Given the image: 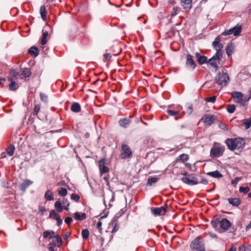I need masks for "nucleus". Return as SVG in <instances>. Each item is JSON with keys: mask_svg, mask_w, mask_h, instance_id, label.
<instances>
[{"mask_svg": "<svg viewBox=\"0 0 251 251\" xmlns=\"http://www.w3.org/2000/svg\"><path fill=\"white\" fill-rule=\"evenodd\" d=\"M219 63V61L216 59H214V58H211L208 60L207 63L210 65L212 67H213L215 71H216L218 69V63Z\"/></svg>", "mask_w": 251, "mask_h": 251, "instance_id": "23", "label": "nucleus"}, {"mask_svg": "<svg viewBox=\"0 0 251 251\" xmlns=\"http://www.w3.org/2000/svg\"><path fill=\"white\" fill-rule=\"evenodd\" d=\"M219 224L220 228L223 231H226L231 226V223L227 219L223 218L219 221Z\"/></svg>", "mask_w": 251, "mask_h": 251, "instance_id": "10", "label": "nucleus"}, {"mask_svg": "<svg viewBox=\"0 0 251 251\" xmlns=\"http://www.w3.org/2000/svg\"><path fill=\"white\" fill-rule=\"evenodd\" d=\"M71 199L76 202H77L79 201L80 197L78 195L73 193L71 196Z\"/></svg>", "mask_w": 251, "mask_h": 251, "instance_id": "41", "label": "nucleus"}, {"mask_svg": "<svg viewBox=\"0 0 251 251\" xmlns=\"http://www.w3.org/2000/svg\"><path fill=\"white\" fill-rule=\"evenodd\" d=\"M151 211L155 216H159L163 215L166 212V209L164 207H152Z\"/></svg>", "mask_w": 251, "mask_h": 251, "instance_id": "12", "label": "nucleus"}, {"mask_svg": "<svg viewBox=\"0 0 251 251\" xmlns=\"http://www.w3.org/2000/svg\"><path fill=\"white\" fill-rule=\"evenodd\" d=\"M54 207L58 212H60L63 210L61 203L60 201H55L54 203Z\"/></svg>", "mask_w": 251, "mask_h": 251, "instance_id": "35", "label": "nucleus"}, {"mask_svg": "<svg viewBox=\"0 0 251 251\" xmlns=\"http://www.w3.org/2000/svg\"><path fill=\"white\" fill-rule=\"evenodd\" d=\"M40 98L41 100L44 102H47L48 97L46 95L43 93H40Z\"/></svg>", "mask_w": 251, "mask_h": 251, "instance_id": "49", "label": "nucleus"}, {"mask_svg": "<svg viewBox=\"0 0 251 251\" xmlns=\"http://www.w3.org/2000/svg\"><path fill=\"white\" fill-rule=\"evenodd\" d=\"M40 109V105L39 104H37L35 106L33 111L34 115H37Z\"/></svg>", "mask_w": 251, "mask_h": 251, "instance_id": "45", "label": "nucleus"}, {"mask_svg": "<svg viewBox=\"0 0 251 251\" xmlns=\"http://www.w3.org/2000/svg\"><path fill=\"white\" fill-rule=\"evenodd\" d=\"M102 179L105 181L106 185L107 186H109V181L108 176L107 175L104 176L102 178Z\"/></svg>", "mask_w": 251, "mask_h": 251, "instance_id": "52", "label": "nucleus"}, {"mask_svg": "<svg viewBox=\"0 0 251 251\" xmlns=\"http://www.w3.org/2000/svg\"><path fill=\"white\" fill-rule=\"evenodd\" d=\"M202 183L203 184H208V181L206 179L204 178H201V181H199V183Z\"/></svg>", "mask_w": 251, "mask_h": 251, "instance_id": "55", "label": "nucleus"}, {"mask_svg": "<svg viewBox=\"0 0 251 251\" xmlns=\"http://www.w3.org/2000/svg\"><path fill=\"white\" fill-rule=\"evenodd\" d=\"M49 217L50 218H52L53 219H54V220H55L56 221H57V220H58L60 218V216L58 214H57L55 211L53 209H52L50 211V215H49Z\"/></svg>", "mask_w": 251, "mask_h": 251, "instance_id": "30", "label": "nucleus"}, {"mask_svg": "<svg viewBox=\"0 0 251 251\" xmlns=\"http://www.w3.org/2000/svg\"><path fill=\"white\" fill-rule=\"evenodd\" d=\"M50 238L51 239V238H52L53 237H54L55 236H54V232L53 231V230H50Z\"/></svg>", "mask_w": 251, "mask_h": 251, "instance_id": "61", "label": "nucleus"}, {"mask_svg": "<svg viewBox=\"0 0 251 251\" xmlns=\"http://www.w3.org/2000/svg\"><path fill=\"white\" fill-rule=\"evenodd\" d=\"M182 109V106L180 105H178L177 107V110H172L170 109H168L167 110V112L169 115L171 116H174L175 115L178 114L180 113V110H181Z\"/></svg>", "mask_w": 251, "mask_h": 251, "instance_id": "18", "label": "nucleus"}, {"mask_svg": "<svg viewBox=\"0 0 251 251\" xmlns=\"http://www.w3.org/2000/svg\"><path fill=\"white\" fill-rule=\"evenodd\" d=\"M202 119L205 124L208 125H211L214 122V117L213 115H205Z\"/></svg>", "mask_w": 251, "mask_h": 251, "instance_id": "14", "label": "nucleus"}, {"mask_svg": "<svg viewBox=\"0 0 251 251\" xmlns=\"http://www.w3.org/2000/svg\"><path fill=\"white\" fill-rule=\"evenodd\" d=\"M130 123V120L127 118L122 119L119 122L120 126L124 127H126Z\"/></svg>", "mask_w": 251, "mask_h": 251, "instance_id": "24", "label": "nucleus"}, {"mask_svg": "<svg viewBox=\"0 0 251 251\" xmlns=\"http://www.w3.org/2000/svg\"><path fill=\"white\" fill-rule=\"evenodd\" d=\"M211 224L214 228H217L219 226V221L217 220H212L211 221Z\"/></svg>", "mask_w": 251, "mask_h": 251, "instance_id": "50", "label": "nucleus"}, {"mask_svg": "<svg viewBox=\"0 0 251 251\" xmlns=\"http://www.w3.org/2000/svg\"><path fill=\"white\" fill-rule=\"evenodd\" d=\"M102 225V223L101 221H99L97 223V227L98 229H100Z\"/></svg>", "mask_w": 251, "mask_h": 251, "instance_id": "63", "label": "nucleus"}, {"mask_svg": "<svg viewBox=\"0 0 251 251\" xmlns=\"http://www.w3.org/2000/svg\"><path fill=\"white\" fill-rule=\"evenodd\" d=\"M242 27L241 25L236 26L232 28L233 31V34L235 36H237L240 34L241 32Z\"/></svg>", "mask_w": 251, "mask_h": 251, "instance_id": "31", "label": "nucleus"}, {"mask_svg": "<svg viewBox=\"0 0 251 251\" xmlns=\"http://www.w3.org/2000/svg\"><path fill=\"white\" fill-rule=\"evenodd\" d=\"M119 225L117 223H115L114 224L112 230V233H115L116 231H117L119 229Z\"/></svg>", "mask_w": 251, "mask_h": 251, "instance_id": "46", "label": "nucleus"}, {"mask_svg": "<svg viewBox=\"0 0 251 251\" xmlns=\"http://www.w3.org/2000/svg\"><path fill=\"white\" fill-rule=\"evenodd\" d=\"M234 50V46L233 43H229L227 45L226 53L228 56H229L233 53Z\"/></svg>", "mask_w": 251, "mask_h": 251, "instance_id": "21", "label": "nucleus"}, {"mask_svg": "<svg viewBox=\"0 0 251 251\" xmlns=\"http://www.w3.org/2000/svg\"><path fill=\"white\" fill-rule=\"evenodd\" d=\"M45 198L47 201H51L54 199V196L50 190H48L45 193Z\"/></svg>", "mask_w": 251, "mask_h": 251, "instance_id": "29", "label": "nucleus"}, {"mask_svg": "<svg viewBox=\"0 0 251 251\" xmlns=\"http://www.w3.org/2000/svg\"><path fill=\"white\" fill-rule=\"evenodd\" d=\"M181 180L183 182L189 185H194L199 183L197 178L193 175H189L187 177H182Z\"/></svg>", "mask_w": 251, "mask_h": 251, "instance_id": "7", "label": "nucleus"}, {"mask_svg": "<svg viewBox=\"0 0 251 251\" xmlns=\"http://www.w3.org/2000/svg\"><path fill=\"white\" fill-rule=\"evenodd\" d=\"M219 127L222 129L226 131L228 130V127L224 125H221L219 126Z\"/></svg>", "mask_w": 251, "mask_h": 251, "instance_id": "59", "label": "nucleus"}, {"mask_svg": "<svg viewBox=\"0 0 251 251\" xmlns=\"http://www.w3.org/2000/svg\"><path fill=\"white\" fill-rule=\"evenodd\" d=\"M240 179L241 178L240 177H236L235 179L231 180V183L233 185H236L237 184Z\"/></svg>", "mask_w": 251, "mask_h": 251, "instance_id": "51", "label": "nucleus"}, {"mask_svg": "<svg viewBox=\"0 0 251 251\" xmlns=\"http://www.w3.org/2000/svg\"><path fill=\"white\" fill-rule=\"evenodd\" d=\"M198 62L200 65H202L208 62L207 58L205 56H201L198 59Z\"/></svg>", "mask_w": 251, "mask_h": 251, "instance_id": "37", "label": "nucleus"}, {"mask_svg": "<svg viewBox=\"0 0 251 251\" xmlns=\"http://www.w3.org/2000/svg\"><path fill=\"white\" fill-rule=\"evenodd\" d=\"M58 194L62 197L66 196L67 194V189L64 188H61V189L58 191Z\"/></svg>", "mask_w": 251, "mask_h": 251, "instance_id": "40", "label": "nucleus"}, {"mask_svg": "<svg viewBox=\"0 0 251 251\" xmlns=\"http://www.w3.org/2000/svg\"><path fill=\"white\" fill-rule=\"evenodd\" d=\"M215 80L218 84L221 86H226L227 85L229 81V77L227 74L226 71L224 69L222 70L221 73H219L216 77Z\"/></svg>", "mask_w": 251, "mask_h": 251, "instance_id": "5", "label": "nucleus"}, {"mask_svg": "<svg viewBox=\"0 0 251 251\" xmlns=\"http://www.w3.org/2000/svg\"><path fill=\"white\" fill-rule=\"evenodd\" d=\"M228 202L234 206H238L241 203V201L239 198H229L228 199Z\"/></svg>", "mask_w": 251, "mask_h": 251, "instance_id": "17", "label": "nucleus"}, {"mask_svg": "<svg viewBox=\"0 0 251 251\" xmlns=\"http://www.w3.org/2000/svg\"><path fill=\"white\" fill-rule=\"evenodd\" d=\"M237 249L236 247L235 246H232L228 251H236Z\"/></svg>", "mask_w": 251, "mask_h": 251, "instance_id": "64", "label": "nucleus"}, {"mask_svg": "<svg viewBox=\"0 0 251 251\" xmlns=\"http://www.w3.org/2000/svg\"><path fill=\"white\" fill-rule=\"evenodd\" d=\"M225 144L228 149L234 151L236 149H242L244 147L245 143L242 138H227L225 141Z\"/></svg>", "mask_w": 251, "mask_h": 251, "instance_id": "1", "label": "nucleus"}, {"mask_svg": "<svg viewBox=\"0 0 251 251\" xmlns=\"http://www.w3.org/2000/svg\"><path fill=\"white\" fill-rule=\"evenodd\" d=\"M201 236L196 237L191 243L190 248L193 251H205L203 242Z\"/></svg>", "mask_w": 251, "mask_h": 251, "instance_id": "4", "label": "nucleus"}, {"mask_svg": "<svg viewBox=\"0 0 251 251\" xmlns=\"http://www.w3.org/2000/svg\"><path fill=\"white\" fill-rule=\"evenodd\" d=\"M32 183V181L29 179H25L23 181L22 183L20 185V188L21 190L25 191L26 189Z\"/></svg>", "mask_w": 251, "mask_h": 251, "instance_id": "15", "label": "nucleus"}, {"mask_svg": "<svg viewBox=\"0 0 251 251\" xmlns=\"http://www.w3.org/2000/svg\"><path fill=\"white\" fill-rule=\"evenodd\" d=\"M54 237L56 239V241L58 243L57 246L60 247L62 245V239L59 235H56Z\"/></svg>", "mask_w": 251, "mask_h": 251, "instance_id": "47", "label": "nucleus"}, {"mask_svg": "<svg viewBox=\"0 0 251 251\" xmlns=\"http://www.w3.org/2000/svg\"><path fill=\"white\" fill-rule=\"evenodd\" d=\"M232 34H233V31L232 30V28H231L228 30H226L222 32V35L226 36L228 35H231Z\"/></svg>", "mask_w": 251, "mask_h": 251, "instance_id": "48", "label": "nucleus"}, {"mask_svg": "<svg viewBox=\"0 0 251 251\" xmlns=\"http://www.w3.org/2000/svg\"><path fill=\"white\" fill-rule=\"evenodd\" d=\"M15 147L13 145H10L9 147L6 149V153L9 155L12 156L14 152Z\"/></svg>", "mask_w": 251, "mask_h": 251, "instance_id": "32", "label": "nucleus"}, {"mask_svg": "<svg viewBox=\"0 0 251 251\" xmlns=\"http://www.w3.org/2000/svg\"><path fill=\"white\" fill-rule=\"evenodd\" d=\"M19 75V72L15 69H12L9 72L7 79L8 80H16L17 79Z\"/></svg>", "mask_w": 251, "mask_h": 251, "instance_id": "13", "label": "nucleus"}, {"mask_svg": "<svg viewBox=\"0 0 251 251\" xmlns=\"http://www.w3.org/2000/svg\"><path fill=\"white\" fill-rule=\"evenodd\" d=\"M71 110L75 113L79 112L81 110L80 104L78 102H74L71 105Z\"/></svg>", "mask_w": 251, "mask_h": 251, "instance_id": "20", "label": "nucleus"}, {"mask_svg": "<svg viewBox=\"0 0 251 251\" xmlns=\"http://www.w3.org/2000/svg\"><path fill=\"white\" fill-rule=\"evenodd\" d=\"M224 151V146L221 145L220 143L215 142L211 149L210 152V156L212 157H219L223 155Z\"/></svg>", "mask_w": 251, "mask_h": 251, "instance_id": "3", "label": "nucleus"}, {"mask_svg": "<svg viewBox=\"0 0 251 251\" xmlns=\"http://www.w3.org/2000/svg\"><path fill=\"white\" fill-rule=\"evenodd\" d=\"M182 6L184 8H191L192 6V0H180Z\"/></svg>", "mask_w": 251, "mask_h": 251, "instance_id": "22", "label": "nucleus"}, {"mask_svg": "<svg viewBox=\"0 0 251 251\" xmlns=\"http://www.w3.org/2000/svg\"><path fill=\"white\" fill-rule=\"evenodd\" d=\"M232 97L234 99V101L245 106L249 98H244V95L240 92L234 91L231 94Z\"/></svg>", "mask_w": 251, "mask_h": 251, "instance_id": "6", "label": "nucleus"}, {"mask_svg": "<svg viewBox=\"0 0 251 251\" xmlns=\"http://www.w3.org/2000/svg\"><path fill=\"white\" fill-rule=\"evenodd\" d=\"M39 212L41 213V215H43V213L46 211V209L44 206H40L39 207Z\"/></svg>", "mask_w": 251, "mask_h": 251, "instance_id": "54", "label": "nucleus"}, {"mask_svg": "<svg viewBox=\"0 0 251 251\" xmlns=\"http://www.w3.org/2000/svg\"><path fill=\"white\" fill-rule=\"evenodd\" d=\"M28 52L31 55L37 56L39 54V50L35 47H32L29 49Z\"/></svg>", "mask_w": 251, "mask_h": 251, "instance_id": "28", "label": "nucleus"}, {"mask_svg": "<svg viewBox=\"0 0 251 251\" xmlns=\"http://www.w3.org/2000/svg\"><path fill=\"white\" fill-rule=\"evenodd\" d=\"M56 246V244L53 243L52 245L49 247V251H54V248Z\"/></svg>", "mask_w": 251, "mask_h": 251, "instance_id": "60", "label": "nucleus"}, {"mask_svg": "<svg viewBox=\"0 0 251 251\" xmlns=\"http://www.w3.org/2000/svg\"><path fill=\"white\" fill-rule=\"evenodd\" d=\"M208 235L211 238H217V234H216L215 233H214L213 232H210L208 233Z\"/></svg>", "mask_w": 251, "mask_h": 251, "instance_id": "57", "label": "nucleus"}, {"mask_svg": "<svg viewBox=\"0 0 251 251\" xmlns=\"http://www.w3.org/2000/svg\"><path fill=\"white\" fill-rule=\"evenodd\" d=\"M15 80H9L11 82L9 85V89L11 91L16 90L19 87L18 83H16Z\"/></svg>", "mask_w": 251, "mask_h": 251, "instance_id": "25", "label": "nucleus"}, {"mask_svg": "<svg viewBox=\"0 0 251 251\" xmlns=\"http://www.w3.org/2000/svg\"><path fill=\"white\" fill-rule=\"evenodd\" d=\"M226 110L228 113H233L235 110V106L234 104L228 105Z\"/></svg>", "mask_w": 251, "mask_h": 251, "instance_id": "39", "label": "nucleus"}, {"mask_svg": "<svg viewBox=\"0 0 251 251\" xmlns=\"http://www.w3.org/2000/svg\"><path fill=\"white\" fill-rule=\"evenodd\" d=\"M86 218V215L85 213H83L80 214L78 212H76L74 213V219L75 220L78 221H83Z\"/></svg>", "mask_w": 251, "mask_h": 251, "instance_id": "16", "label": "nucleus"}, {"mask_svg": "<svg viewBox=\"0 0 251 251\" xmlns=\"http://www.w3.org/2000/svg\"><path fill=\"white\" fill-rule=\"evenodd\" d=\"M173 11L172 13V16L174 17L176 16L177 14V7H174L173 8Z\"/></svg>", "mask_w": 251, "mask_h": 251, "instance_id": "58", "label": "nucleus"}, {"mask_svg": "<svg viewBox=\"0 0 251 251\" xmlns=\"http://www.w3.org/2000/svg\"><path fill=\"white\" fill-rule=\"evenodd\" d=\"M207 175L214 178H220L223 176L222 174L218 170L208 172Z\"/></svg>", "mask_w": 251, "mask_h": 251, "instance_id": "19", "label": "nucleus"}, {"mask_svg": "<svg viewBox=\"0 0 251 251\" xmlns=\"http://www.w3.org/2000/svg\"><path fill=\"white\" fill-rule=\"evenodd\" d=\"M216 100V96H213L212 97H208V98H206L205 99V100L207 102H212V103H214L215 100Z\"/></svg>", "mask_w": 251, "mask_h": 251, "instance_id": "43", "label": "nucleus"}, {"mask_svg": "<svg viewBox=\"0 0 251 251\" xmlns=\"http://www.w3.org/2000/svg\"><path fill=\"white\" fill-rule=\"evenodd\" d=\"M72 218L69 217H67L65 219V222L66 223L68 226L70 225L71 222H72Z\"/></svg>", "mask_w": 251, "mask_h": 251, "instance_id": "53", "label": "nucleus"}, {"mask_svg": "<svg viewBox=\"0 0 251 251\" xmlns=\"http://www.w3.org/2000/svg\"><path fill=\"white\" fill-rule=\"evenodd\" d=\"M89 230L86 228V229H83L81 231V235L83 239H87L89 236Z\"/></svg>", "mask_w": 251, "mask_h": 251, "instance_id": "38", "label": "nucleus"}, {"mask_svg": "<svg viewBox=\"0 0 251 251\" xmlns=\"http://www.w3.org/2000/svg\"><path fill=\"white\" fill-rule=\"evenodd\" d=\"M50 231H46L45 232H44L43 234V236L44 238H47V237H48L49 236H50Z\"/></svg>", "mask_w": 251, "mask_h": 251, "instance_id": "56", "label": "nucleus"}, {"mask_svg": "<svg viewBox=\"0 0 251 251\" xmlns=\"http://www.w3.org/2000/svg\"><path fill=\"white\" fill-rule=\"evenodd\" d=\"M40 13L42 19L44 21H45L46 20V18H47V11H46V7L45 6H41L40 9Z\"/></svg>", "mask_w": 251, "mask_h": 251, "instance_id": "26", "label": "nucleus"}, {"mask_svg": "<svg viewBox=\"0 0 251 251\" xmlns=\"http://www.w3.org/2000/svg\"><path fill=\"white\" fill-rule=\"evenodd\" d=\"M239 251H251V245L247 246L241 245L238 248Z\"/></svg>", "mask_w": 251, "mask_h": 251, "instance_id": "33", "label": "nucleus"}, {"mask_svg": "<svg viewBox=\"0 0 251 251\" xmlns=\"http://www.w3.org/2000/svg\"><path fill=\"white\" fill-rule=\"evenodd\" d=\"M31 75L30 71L28 68H25L22 72V74L20 75V76L21 77V78H23V77H29Z\"/></svg>", "mask_w": 251, "mask_h": 251, "instance_id": "27", "label": "nucleus"}, {"mask_svg": "<svg viewBox=\"0 0 251 251\" xmlns=\"http://www.w3.org/2000/svg\"><path fill=\"white\" fill-rule=\"evenodd\" d=\"M132 153L131 149L126 144H123L121 147V156L123 159L129 157Z\"/></svg>", "mask_w": 251, "mask_h": 251, "instance_id": "8", "label": "nucleus"}, {"mask_svg": "<svg viewBox=\"0 0 251 251\" xmlns=\"http://www.w3.org/2000/svg\"><path fill=\"white\" fill-rule=\"evenodd\" d=\"M106 160L105 159H101L99 161V166L100 176L103 174L108 173L109 171L108 167L106 166Z\"/></svg>", "mask_w": 251, "mask_h": 251, "instance_id": "11", "label": "nucleus"}, {"mask_svg": "<svg viewBox=\"0 0 251 251\" xmlns=\"http://www.w3.org/2000/svg\"><path fill=\"white\" fill-rule=\"evenodd\" d=\"M250 191V188L248 186L243 187H240L239 188V192L244 194H246Z\"/></svg>", "mask_w": 251, "mask_h": 251, "instance_id": "42", "label": "nucleus"}, {"mask_svg": "<svg viewBox=\"0 0 251 251\" xmlns=\"http://www.w3.org/2000/svg\"><path fill=\"white\" fill-rule=\"evenodd\" d=\"M159 179V178L156 177H149L148 179V185H149L150 186H151L153 183H156L157 180Z\"/></svg>", "mask_w": 251, "mask_h": 251, "instance_id": "36", "label": "nucleus"}, {"mask_svg": "<svg viewBox=\"0 0 251 251\" xmlns=\"http://www.w3.org/2000/svg\"><path fill=\"white\" fill-rule=\"evenodd\" d=\"M103 56H104V57L105 59H110V58H111V55H110V54H109V53H106L104 54H103Z\"/></svg>", "mask_w": 251, "mask_h": 251, "instance_id": "62", "label": "nucleus"}, {"mask_svg": "<svg viewBox=\"0 0 251 251\" xmlns=\"http://www.w3.org/2000/svg\"><path fill=\"white\" fill-rule=\"evenodd\" d=\"M243 124L245 126L246 129H249L251 126V116L249 119L243 120Z\"/></svg>", "mask_w": 251, "mask_h": 251, "instance_id": "34", "label": "nucleus"}, {"mask_svg": "<svg viewBox=\"0 0 251 251\" xmlns=\"http://www.w3.org/2000/svg\"><path fill=\"white\" fill-rule=\"evenodd\" d=\"M220 37L217 36L215 38L214 41L213 42V46L216 50V53L211 57L220 61L221 58L222 57L223 51L222 50L223 46L222 44L220 43Z\"/></svg>", "mask_w": 251, "mask_h": 251, "instance_id": "2", "label": "nucleus"}, {"mask_svg": "<svg viewBox=\"0 0 251 251\" xmlns=\"http://www.w3.org/2000/svg\"><path fill=\"white\" fill-rule=\"evenodd\" d=\"M179 157L183 162L186 161L188 159V156L186 154H181L179 156Z\"/></svg>", "mask_w": 251, "mask_h": 251, "instance_id": "44", "label": "nucleus"}, {"mask_svg": "<svg viewBox=\"0 0 251 251\" xmlns=\"http://www.w3.org/2000/svg\"><path fill=\"white\" fill-rule=\"evenodd\" d=\"M186 67L190 70H194L196 67V64L193 59V56L188 53L186 55Z\"/></svg>", "mask_w": 251, "mask_h": 251, "instance_id": "9", "label": "nucleus"}]
</instances>
